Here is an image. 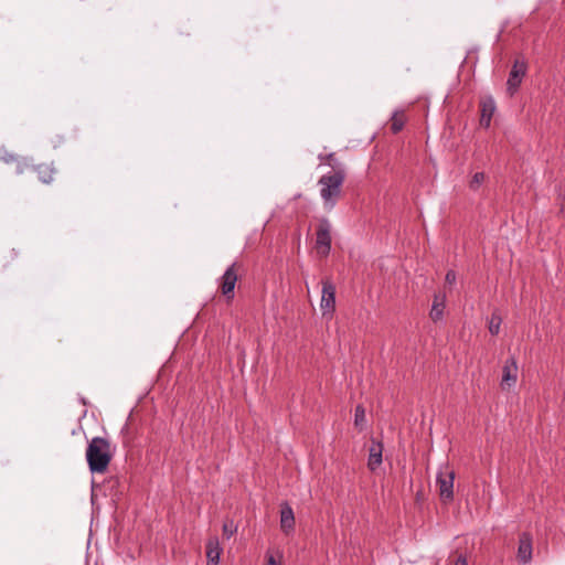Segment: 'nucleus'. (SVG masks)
Instances as JSON below:
<instances>
[{
	"label": "nucleus",
	"instance_id": "17",
	"mask_svg": "<svg viewBox=\"0 0 565 565\" xmlns=\"http://www.w3.org/2000/svg\"><path fill=\"white\" fill-rule=\"evenodd\" d=\"M318 158L321 162H324L328 166H330L334 171L338 169L339 166H343L338 161L334 152L328 154H319Z\"/></svg>",
	"mask_w": 565,
	"mask_h": 565
},
{
	"label": "nucleus",
	"instance_id": "1",
	"mask_svg": "<svg viewBox=\"0 0 565 565\" xmlns=\"http://www.w3.org/2000/svg\"><path fill=\"white\" fill-rule=\"evenodd\" d=\"M110 443L104 437H94L86 449V460L92 473H104L111 461Z\"/></svg>",
	"mask_w": 565,
	"mask_h": 565
},
{
	"label": "nucleus",
	"instance_id": "23",
	"mask_svg": "<svg viewBox=\"0 0 565 565\" xmlns=\"http://www.w3.org/2000/svg\"><path fill=\"white\" fill-rule=\"evenodd\" d=\"M456 279H457V275L455 273V270H448L447 274H446V277H445V280L447 284L449 285H452L456 282Z\"/></svg>",
	"mask_w": 565,
	"mask_h": 565
},
{
	"label": "nucleus",
	"instance_id": "11",
	"mask_svg": "<svg viewBox=\"0 0 565 565\" xmlns=\"http://www.w3.org/2000/svg\"><path fill=\"white\" fill-rule=\"evenodd\" d=\"M280 529L289 535L295 530V514L292 508L288 503H284L280 510Z\"/></svg>",
	"mask_w": 565,
	"mask_h": 565
},
{
	"label": "nucleus",
	"instance_id": "7",
	"mask_svg": "<svg viewBox=\"0 0 565 565\" xmlns=\"http://www.w3.org/2000/svg\"><path fill=\"white\" fill-rule=\"evenodd\" d=\"M525 72L526 65L523 62L515 61L507 81V90L510 96H513L519 89Z\"/></svg>",
	"mask_w": 565,
	"mask_h": 565
},
{
	"label": "nucleus",
	"instance_id": "14",
	"mask_svg": "<svg viewBox=\"0 0 565 565\" xmlns=\"http://www.w3.org/2000/svg\"><path fill=\"white\" fill-rule=\"evenodd\" d=\"M222 553V547L220 546V542L217 537H212L206 543V557L209 565H217L220 561V556Z\"/></svg>",
	"mask_w": 565,
	"mask_h": 565
},
{
	"label": "nucleus",
	"instance_id": "20",
	"mask_svg": "<svg viewBox=\"0 0 565 565\" xmlns=\"http://www.w3.org/2000/svg\"><path fill=\"white\" fill-rule=\"evenodd\" d=\"M501 322V317L497 313H492L489 322V331L492 335H497L500 332Z\"/></svg>",
	"mask_w": 565,
	"mask_h": 565
},
{
	"label": "nucleus",
	"instance_id": "18",
	"mask_svg": "<svg viewBox=\"0 0 565 565\" xmlns=\"http://www.w3.org/2000/svg\"><path fill=\"white\" fill-rule=\"evenodd\" d=\"M223 536L227 540L231 539L237 532V525L233 520H225L223 523Z\"/></svg>",
	"mask_w": 565,
	"mask_h": 565
},
{
	"label": "nucleus",
	"instance_id": "16",
	"mask_svg": "<svg viewBox=\"0 0 565 565\" xmlns=\"http://www.w3.org/2000/svg\"><path fill=\"white\" fill-rule=\"evenodd\" d=\"M405 125V115L403 111H395L391 118V130L393 134L399 132Z\"/></svg>",
	"mask_w": 565,
	"mask_h": 565
},
{
	"label": "nucleus",
	"instance_id": "8",
	"mask_svg": "<svg viewBox=\"0 0 565 565\" xmlns=\"http://www.w3.org/2000/svg\"><path fill=\"white\" fill-rule=\"evenodd\" d=\"M24 168H30L29 164H18L17 171L18 173H22L24 171ZM32 171H34L39 178V180L43 183H50L53 181L55 169L52 163H39L36 166L31 167Z\"/></svg>",
	"mask_w": 565,
	"mask_h": 565
},
{
	"label": "nucleus",
	"instance_id": "10",
	"mask_svg": "<svg viewBox=\"0 0 565 565\" xmlns=\"http://www.w3.org/2000/svg\"><path fill=\"white\" fill-rule=\"evenodd\" d=\"M518 380V363L514 356L509 358L502 369L501 386L511 387Z\"/></svg>",
	"mask_w": 565,
	"mask_h": 565
},
{
	"label": "nucleus",
	"instance_id": "13",
	"mask_svg": "<svg viewBox=\"0 0 565 565\" xmlns=\"http://www.w3.org/2000/svg\"><path fill=\"white\" fill-rule=\"evenodd\" d=\"M382 452H383V444L380 441H372V445L369 449V460L367 468L371 471L376 470L382 463Z\"/></svg>",
	"mask_w": 565,
	"mask_h": 565
},
{
	"label": "nucleus",
	"instance_id": "4",
	"mask_svg": "<svg viewBox=\"0 0 565 565\" xmlns=\"http://www.w3.org/2000/svg\"><path fill=\"white\" fill-rule=\"evenodd\" d=\"M331 224L328 218L322 217L316 228V249L317 253L327 257L331 250Z\"/></svg>",
	"mask_w": 565,
	"mask_h": 565
},
{
	"label": "nucleus",
	"instance_id": "22",
	"mask_svg": "<svg viewBox=\"0 0 565 565\" xmlns=\"http://www.w3.org/2000/svg\"><path fill=\"white\" fill-rule=\"evenodd\" d=\"M19 256V252L14 248H11L9 249L4 255H3V265L4 266H8L10 265L14 259H17Z\"/></svg>",
	"mask_w": 565,
	"mask_h": 565
},
{
	"label": "nucleus",
	"instance_id": "24",
	"mask_svg": "<svg viewBox=\"0 0 565 565\" xmlns=\"http://www.w3.org/2000/svg\"><path fill=\"white\" fill-rule=\"evenodd\" d=\"M266 558H267L266 565H280L279 559H276V557L270 553H267Z\"/></svg>",
	"mask_w": 565,
	"mask_h": 565
},
{
	"label": "nucleus",
	"instance_id": "5",
	"mask_svg": "<svg viewBox=\"0 0 565 565\" xmlns=\"http://www.w3.org/2000/svg\"><path fill=\"white\" fill-rule=\"evenodd\" d=\"M454 480L455 471L446 465L441 468L436 477V483L438 486L439 495L443 501H451L454 499Z\"/></svg>",
	"mask_w": 565,
	"mask_h": 565
},
{
	"label": "nucleus",
	"instance_id": "15",
	"mask_svg": "<svg viewBox=\"0 0 565 565\" xmlns=\"http://www.w3.org/2000/svg\"><path fill=\"white\" fill-rule=\"evenodd\" d=\"M445 295H435L431 310H430V318L433 321H438L443 318L444 315V308H445Z\"/></svg>",
	"mask_w": 565,
	"mask_h": 565
},
{
	"label": "nucleus",
	"instance_id": "2",
	"mask_svg": "<svg viewBox=\"0 0 565 565\" xmlns=\"http://www.w3.org/2000/svg\"><path fill=\"white\" fill-rule=\"evenodd\" d=\"M345 175L344 166H339L335 171L319 179L320 195L327 209H333L340 199Z\"/></svg>",
	"mask_w": 565,
	"mask_h": 565
},
{
	"label": "nucleus",
	"instance_id": "6",
	"mask_svg": "<svg viewBox=\"0 0 565 565\" xmlns=\"http://www.w3.org/2000/svg\"><path fill=\"white\" fill-rule=\"evenodd\" d=\"M320 308L323 316H333L335 311V286L330 279L322 280Z\"/></svg>",
	"mask_w": 565,
	"mask_h": 565
},
{
	"label": "nucleus",
	"instance_id": "9",
	"mask_svg": "<svg viewBox=\"0 0 565 565\" xmlns=\"http://www.w3.org/2000/svg\"><path fill=\"white\" fill-rule=\"evenodd\" d=\"M532 535L523 532L519 536L518 561L522 565H526L532 559Z\"/></svg>",
	"mask_w": 565,
	"mask_h": 565
},
{
	"label": "nucleus",
	"instance_id": "25",
	"mask_svg": "<svg viewBox=\"0 0 565 565\" xmlns=\"http://www.w3.org/2000/svg\"><path fill=\"white\" fill-rule=\"evenodd\" d=\"M455 565H468V562H467V558L466 556H463L462 554H460L456 562H455Z\"/></svg>",
	"mask_w": 565,
	"mask_h": 565
},
{
	"label": "nucleus",
	"instance_id": "21",
	"mask_svg": "<svg viewBox=\"0 0 565 565\" xmlns=\"http://www.w3.org/2000/svg\"><path fill=\"white\" fill-rule=\"evenodd\" d=\"M486 174L483 172H476L469 182V188L476 191L482 184Z\"/></svg>",
	"mask_w": 565,
	"mask_h": 565
},
{
	"label": "nucleus",
	"instance_id": "3",
	"mask_svg": "<svg viewBox=\"0 0 565 565\" xmlns=\"http://www.w3.org/2000/svg\"><path fill=\"white\" fill-rule=\"evenodd\" d=\"M242 269V265L237 262L231 264L222 277L220 278V290L221 294L226 298L227 302H231L235 297V286L238 280V274Z\"/></svg>",
	"mask_w": 565,
	"mask_h": 565
},
{
	"label": "nucleus",
	"instance_id": "12",
	"mask_svg": "<svg viewBox=\"0 0 565 565\" xmlns=\"http://www.w3.org/2000/svg\"><path fill=\"white\" fill-rule=\"evenodd\" d=\"M480 109H481L480 125L484 128H488L490 126L492 116L495 111L494 99L492 97H486V98L481 99Z\"/></svg>",
	"mask_w": 565,
	"mask_h": 565
},
{
	"label": "nucleus",
	"instance_id": "19",
	"mask_svg": "<svg viewBox=\"0 0 565 565\" xmlns=\"http://www.w3.org/2000/svg\"><path fill=\"white\" fill-rule=\"evenodd\" d=\"M365 422V409L362 405H358L355 407L354 412V425L360 428V430L363 429V424Z\"/></svg>",
	"mask_w": 565,
	"mask_h": 565
}]
</instances>
